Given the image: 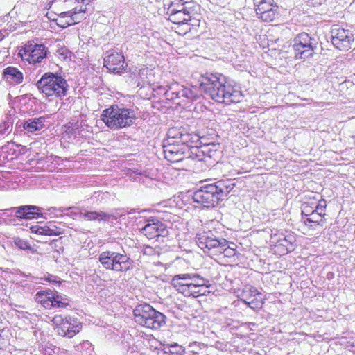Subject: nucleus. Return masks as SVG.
Returning a JSON list of instances; mask_svg holds the SVG:
<instances>
[{"instance_id":"obj_9","label":"nucleus","mask_w":355,"mask_h":355,"mask_svg":"<svg viewBox=\"0 0 355 355\" xmlns=\"http://www.w3.org/2000/svg\"><path fill=\"white\" fill-rule=\"evenodd\" d=\"M173 138H167L163 141L164 157L170 162L179 164L182 169L187 170L189 160L187 157V151Z\"/></svg>"},{"instance_id":"obj_18","label":"nucleus","mask_w":355,"mask_h":355,"mask_svg":"<svg viewBox=\"0 0 355 355\" xmlns=\"http://www.w3.org/2000/svg\"><path fill=\"white\" fill-rule=\"evenodd\" d=\"M243 302L253 309H259L264 304L262 294L254 287L245 288L242 293Z\"/></svg>"},{"instance_id":"obj_37","label":"nucleus","mask_w":355,"mask_h":355,"mask_svg":"<svg viewBox=\"0 0 355 355\" xmlns=\"http://www.w3.org/2000/svg\"><path fill=\"white\" fill-rule=\"evenodd\" d=\"M53 307L56 308H64L69 305L67 300L66 298H63L60 295H56V296L53 299Z\"/></svg>"},{"instance_id":"obj_32","label":"nucleus","mask_w":355,"mask_h":355,"mask_svg":"<svg viewBox=\"0 0 355 355\" xmlns=\"http://www.w3.org/2000/svg\"><path fill=\"white\" fill-rule=\"evenodd\" d=\"M179 89H182V85L174 83L170 85H167V90L165 91V96L168 100L178 99Z\"/></svg>"},{"instance_id":"obj_29","label":"nucleus","mask_w":355,"mask_h":355,"mask_svg":"<svg viewBox=\"0 0 355 355\" xmlns=\"http://www.w3.org/2000/svg\"><path fill=\"white\" fill-rule=\"evenodd\" d=\"M254 5L256 7L255 11L257 16L277 6L274 4V0H254Z\"/></svg>"},{"instance_id":"obj_25","label":"nucleus","mask_w":355,"mask_h":355,"mask_svg":"<svg viewBox=\"0 0 355 355\" xmlns=\"http://www.w3.org/2000/svg\"><path fill=\"white\" fill-rule=\"evenodd\" d=\"M3 76L10 85H15L22 83L23 73L16 67H8L3 69Z\"/></svg>"},{"instance_id":"obj_46","label":"nucleus","mask_w":355,"mask_h":355,"mask_svg":"<svg viewBox=\"0 0 355 355\" xmlns=\"http://www.w3.org/2000/svg\"><path fill=\"white\" fill-rule=\"evenodd\" d=\"M47 280L49 282H52L53 284H59L60 283V281L59 280H57L56 279V277H54V276H51V277H49Z\"/></svg>"},{"instance_id":"obj_50","label":"nucleus","mask_w":355,"mask_h":355,"mask_svg":"<svg viewBox=\"0 0 355 355\" xmlns=\"http://www.w3.org/2000/svg\"><path fill=\"white\" fill-rule=\"evenodd\" d=\"M3 38V34L1 32H0V40Z\"/></svg>"},{"instance_id":"obj_2","label":"nucleus","mask_w":355,"mask_h":355,"mask_svg":"<svg viewBox=\"0 0 355 355\" xmlns=\"http://www.w3.org/2000/svg\"><path fill=\"white\" fill-rule=\"evenodd\" d=\"M235 187L234 180H220L213 184L202 186L193 193L195 202L209 208L214 207L223 200Z\"/></svg>"},{"instance_id":"obj_27","label":"nucleus","mask_w":355,"mask_h":355,"mask_svg":"<svg viewBox=\"0 0 355 355\" xmlns=\"http://www.w3.org/2000/svg\"><path fill=\"white\" fill-rule=\"evenodd\" d=\"M193 10L177 11V12H166L169 16L168 19L177 24H187L191 19V14Z\"/></svg>"},{"instance_id":"obj_16","label":"nucleus","mask_w":355,"mask_h":355,"mask_svg":"<svg viewBox=\"0 0 355 355\" xmlns=\"http://www.w3.org/2000/svg\"><path fill=\"white\" fill-rule=\"evenodd\" d=\"M147 222L148 223L140 230V232L148 239L159 236L164 237L168 235L166 225L159 219L151 217L147 220Z\"/></svg>"},{"instance_id":"obj_39","label":"nucleus","mask_w":355,"mask_h":355,"mask_svg":"<svg viewBox=\"0 0 355 355\" xmlns=\"http://www.w3.org/2000/svg\"><path fill=\"white\" fill-rule=\"evenodd\" d=\"M36 296H38V297H46L47 299L53 300L56 296V295L53 294L51 290L48 289L37 292Z\"/></svg>"},{"instance_id":"obj_22","label":"nucleus","mask_w":355,"mask_h":355,"mask_svg":"<svg viewBox=\"0 0 355 355\" xmlns=\"http://www.w3.org/2000/svg\"><path fill=\"white\" fill-rule=\"evenodd\" d=\"M153 308L149 304L137 305L133 310L135 321L141 326L146 327L150 313H153Z\"/></svg>"},{"instance_id":"obj_7","label":"nucleus","mask_w":355,"mask_h":355,"mask_svg":"<svg viewBox=\"0 0 355 355\" xmlns=\"http://www.w3.org/2000/svg\"><path fill=\"white\" fill-rule=\"evenodd\" d=\"M98 261L106 270L125 272L131 267L132 261L123 251L122 253L111 250L103 251L98 256Z\"/></svg>"},{"instance_id":"obj_47","label":"nucleus","mask_w":355,"mask_h":355,"mask_svg":"<svg viewBox=\"0 0 355 355\" xmlns=\"http://www.w3.org/2000/svg\"><path fill=\"white\" fill-rule=\"evenodd\" d=\"M178 90H179V92H178V99H180V98H183V96H182V92H182L183 91V85H182V89H179Z\"/></svg>"},{"instance_id":"obj_12","label":"nucleus","mask_w":355,"mask_h":355,"mask_svg":"<svg viewBox=\"0 0 355 355\" xmlns=\"http://www.w3.org/2000/svg\"><path fill=\"white\" fill-rule=\"evenodd\" d=\"M270 241L279 253L286 254L295 250L296 238L291 232L275 233L271 234Z\"/></svg>"},{"instance_id":"obj_31","label":"nucleus","mask_w":355,"mask_h":355,"mask_svg":"<svg viewBox=\"0 0 355 355\" xmlns=\"http://www.w3.org/2000/svg\"><path fill=\"white\" fill-rule=\"evenodd\" d=\"M309 217L306 218L304 220V223L306 225H309V223H313L315 225H321L322 226V223L323 222V218L324 217V214H320V212L315 211V209H313L310 214H308Z\"/></svg>"},{"instance_id":"obj_28","label":"nucleus","mask_w":355,"mask_h":355,"mask_svg":"<svg viewBox=\"0 0 355 355\" xmlns=\"http://www.w3.org/2000/svg\"><path fill=\"white\" fill-rule=\"evenodd\" d=\"M205 155L204 153H202V146H198V144H196L194 146L191 148L187 152V157L186 158H188L189 160V168L187 170L189 169L191 166V162L193 160H198V161H202L205 159Z\"/></svg>"},{"instance_id":"obj_42","label":"nucleus","mask_w":355,"mask_h":355,"mask_svg":"<svg viewBox=\"0 0 355 355\" xmlns=\"http://www.w3.org/2000/svg\"><path fill=\"white\" fill-rule=\"evenodd\" d=\"M42 297H38V296H36V300L41 303V304L46 309H49L50 307H53V300L52 299H47L46 300H42Z\"/></svg>"},{"instance_id":"obj_35","label":"nucleus","mask_w":355,"mask_h":355,"mask_svg":"<svg viewBox=\"0 0 355 355\" xmlns=\"http://www.w3.org/2000/svg\"><path fill=\"white\" fill-rule=\"evenodd\" d=\"M183 92H182V96L183 98L186 99H189L190 101H196L199 98V95L196 93V89H193L191 88H187L183 86Z\"/></svg>"},{"instance_id":"obj_8","label":"nucleus","mask_w":355,"mask_h":355,"mask_svg":"<svg viewBox=\"0 0 355 355\" xmlns=\"http://www.w3.org/2000/svg\"><path fill=\"white\" fill-rule=\"evenodd\" d=\"M318 42L315 37L305 32L297 34L293 40V49L296 59L306 60L315 54Z\"/></svg>"},{"instance_id":"obj_43","label":"nucleus","mask_w":355,"mask_h":355,"mask_svg":"<svg viewBox=\"0 0 355 355\" xmlns=\"http://www.w3.org/2000/svg\"><path fill=\"white\" fill-rule=\"evenodd\" d=\"M10 128V125L8 122H3L0 124V135H4L7 133L8 129Z\"/></svg>"},{"instance_id":"obj_21","label":"nucleus","mask_w":355,"mask_h":355,"mask_svg":"<svg viewBox=\"0 0 355 355\" xmlns=\"http://www.w3.org/2000/svg\"><path fill=\"white\" fill-rule=\"evenodd\" d=\"M80 217L87 221L109 222L110 220H117L121 215L114 212L85 211L80 212Z\"/></svg>"},{"instance_id":"obj_10","label":"nucleus","mask_w":355,"mask_h":355,"mask_svg":"<svg viewBox=\"0 0 355 355\" xmlns=\"http://www.w3.org/2000/svg\"><path fill=\"white\" fill-rule=\"evenodd\" d=\"M58 334L62 336L68 338L73 337L78 333L81 328V322L76 318L71 316H62L56 315L52 319Z\"/></svg>"},{"instance_id":"obj_6","label":"nucleus","mask_w":355,"mask_h":355,"mask_svg":"<svg viewBox=\"0 0 355 355\" xmlns=\"http://www.w3.org/2000/svg\"><path fill=\"white\" fill-rule=\"evenodd\" d=\"M37 89L48 97L62 98L67 95L69 85L61 76L46 73L36 83Z\"/></svg>"},{"instance_id":"obj_48","label":"nucleus","mask_w":355,"mask_h":355,"mask_svg":"<svg viewBox=\"0 0 355 355\" xmlns=\"http://www.w3.org/2000/svg\"><path fill=\"white\" fill-rule=\"evenodd\" d=\"M73 209V207H67V208H60L59 210L61 211V212H64V211H68V210H70Z\"/></svg>"},{"instance_id":"obj_1","label":"nucleus","mask_w":355,"mask_h":355,"mask_svg":"<svg viewBox=\"0 0 355 355\" xmlns=\"http://www.w3.org/2000/svg\"><path fill=\"white\" fill-rule=\"evenodd\" d=\"M198 83L201 91L217 103L230 105L242 101L241 92L232 86L222 73H205Z\"/></svg>"},{"instance_id":"obj_17","label":"nucleus","mask_w":355,"mask_h":355,"mask_svg":"<svg viewBox=\"0 0 355 355\" xmlns=\"http://www.w3.org/2000/svg\"><path fill=\"white\" fill-rule=\"evenodd\" d=\"M12 211H15V216L17 218L26 220L37 219L42 215L40 212V207L34 205H22L18 207L0 210V215L6 214L9 216L8 212Z\"/></svg>"},{"instance_id":"obj_23","label":"nucleus","mask_w":355,"mask_h":355,"mask_svg":"<svg viewBox=\"0 0 355 355\" xmlns=\"http://www.w3.org/2000/svg\"><path fill=\"white\" fill-rule=\"evenodd\" d=\"M215 352L213 346L194 341L187 345V355H213Z\"/></svg>"},{"instance_id":"obj_40","label":"nucleus","mask_w":355,"mask_h":355,"mask_svg":"<svg viewBox=\"0 0 355 355\" xmlns=\"http://www.w3.org/2000/svg\"><path fill=\"white\" fill-rule=\"evenodd\" d=\"M313 209H314V208L311 207V205L309 206L308 203H304L303 205L302 215L304 220L306 219V218L309 217L308 214H310Z\"/></svg>"},{"instance_id":"obj_19","label":"nucleus","mask_w":355,"mask_h":355,"mask_svg":"<svg viewBox=\"0 0 355 355\" xmlns=\"http://www.w3.org/2000/svg\"><path fill=\"white\" fill-rule=\"evenodd\" d=\"M109 53L104 58V67L114 73H120L125 67L124 57L117 52H107Z\"/></svg>"},{"instance_id":"obj_20","label":"nucleus","mask_w":355,"mask_h":355,"mask_svg":"<svg viewBox=\"0 0 355 355\" xmlns=\"http://www.w3.org/2000/svg\"><path fill=\"white\" fill-rule=\"evenodd\" d=\"M49 119L47 116L28 118L23 123V128L28 132L35 133L47 128V122Z\"/></svg>"},{"instance_id":"obj_33","label":"nucleus","mask_w":355,"mask_h":355,"mask_svg":"<svg viewBox=\"0 0 355 355\" xmlns=\"http://www.w3.org/2000/svg\"><path fill=\"white\" fill-rule=\"evenodd\" d=\"M278 6H276L272 8H270L268 11H266V12L259 15V18H260L263 21H273L278 15Z\"/></svg>"},{"instance_id":"obj_51","label":"nucleus","mask_w":355,"mask_h":355,"mask_svg":"<svg viewBox=\"0 0 355 355\" xmlns=\"http://www.w3.org/2000/svg\"><path fill=\"white\" fill-rule=\"evenodd\" d=\"M41 299H42V300H46V297H42Z\"/></svg>"},{"instance_id":"obj_4","label":"nucleus","mask_w":355,"mask_h":355,"mask_svg":"<svg viewBox=\"0 0 355 355\" xmlns=\"http://www.w3.org/2000/svg\"><path fill=\"white\" fill-rule=\"evenodd\" d=\"M101 119L108 128L119 130L133 125L137 117L134 110L114 105L103 111Z\"/></svg>"},{"instance_id":"obj_5","label":"nucleus","mask_w":355,"mask_h":355,"mask_svg":"<svg viewBox=\"0 0 355 355\" xmlns=\"http://www.w3.org/2000/svg\"><path fill=\"white\" fill-rule=\"evenodd\" d=\"M196 241L198 247L206 254L216 255L226 253L225 256L234 254V250L228 245V241L216 235V232L209 230L198 233L196 236Z\"/></svg>"},{"instance_id":"obj_45","label":"nucleus","mask_w":355,"mask_h":355,"mask_svg":"<svg viewBox=\"0 0 355 355\" xmlns=\"http://www.w3.org/2000/svg\"><path fill=\"white\" fill-rule=\"evenodd\" d=\"M167 90V85L166 86H158L157 88V93L159 94H161L163 93V94L165 96V91Z\"/></svg>"},{"instance_id":"obj_11","label":"nucleus","mask_w":355,"mask_h":355,"mask_svg":"<svg viewBox=\"0 0 355 355\" xmlns=\"http://www.w3.org/2000/svg\"><path fill=\"white\" fill-rule=\"evenodd\" d=\"M19 53L22 60L28 61L30 64H36L41 63L46 58L48 49L43 44L28 42Z\"/></svg>"},{"instance_id":"obj_34","label":"nucleus","mask_w":355,"mask_h":355,"mask_svg":"<svg viewBox=\"0 0 355 355\" xmlns=\"http://www.w3.org/2000/svg\"><path fill=\"white\" fill-rule=\"evenodd\" d=\"M201 146H202V153H204L205 157L211 158L215 156L217 153L218 150L216 148L217 145L214 143H209Z\"/></svg>"},{"instance_id":"obj_41","label":"nucleus","mask_w":355,"mask_h":355,"mask_svg":"<svg viewBox=\"0 0 355 355\" xmlns=\"http://www.w3.org/2000/svg\"><path fill=\"white\" fill-rule=\"evenodd\" d=\"M36 232L37 234H43V235H53V234H56L55 233L53 232V230L50 229L49 227H38L37 230H36Z\"/></svg>"},{"instance_id":"obj_49","label":"nucleus","mask_w":355,"mask_h":355,"mask_svg":"<svg viewBox=\"0 0 355 355\" xmlns=\"http://www.w3.org/2000/svg\"><path fill=\"white\" fill-rule=\"evenodd\" d=\"M349 87H347L348 88H350L352 90H355V85L352 83H349Z\"/></svg>"},{"instance_id":"obj_26","label":"nucleus","mask_w":355,"mask_h":355,"mask_svg":"<svg viewBox=\"0 0 355 355\" xmlns=\"http://www.w3.org/2000/svg\"><path fill=\"white\" fill-rule=\"evenodd\" d=\"M153 313H150L146 327L152 329H158L166 324V316L161 312L156 311L154 308Z\"/></svg>"},{"instance_id":"obj_30","label":"nucleus","mask_w":355,"mask_h":355,"mask_svg":"<svg viewBox=\"0 0 355 355\" xmlns=\"http://www.w3.org/2000/svg\"><path fill=\"white\" fill-rule=\"evenodd\" d=\"M167 349H169V353L174 355H187V346L183 347L177 343H168L164 345V353L167 352Z\"/></svg>"},{"instance_id":"obj_38","label":"nucleus","mask_w":355,"mask_h":355,"mask_svg":"<svg viewBox=\"0 0 355 355\" xmlns=\"http://www.w3.org/2000/svg\"><path fill=\"white\" fill-rule=\"evenodd\" d=\"M15 245L21 250H31V247L27 241L23 240L19 237L13 239Z\"/></svg>"},{"instance_id":"obj_15","label":"nucleus","mask_w":355,"mask_h":355,"mask_svg":"<svg viewBox=\"0 0 355 355\" xmlns=\"http://www.w3.org/2000/svg\"><path fill=\"white\" fill-rule=\"evenodd\" d=\"M86 8H74L72 10L58 14V18L53 19L58 26L64 28L78 24L84 19Z\"/></svg>"},{"instance_id":"obj_14","label":"nucleus","mask_w":355,"mask_h":355,"mask_svg":"<svg viewBox=\"0 0 355 355\" xmlns=\"http://www.w3.org/2000/svg\"><path fill=\"white\" fill-rule=\"evenodd\" d=\"M331 38L333 45L339 50H348L354 42V36L349 30L334 25L331 30Z\"/></svg>"},{"instance_id":"obj_3","label":"nucleus","mask_w":355,"mask_h":355,"mask_svg":"<svg viewBox=\"0 0 355 355\" xmlns=\"http://www.w3.org/2000/svg\"><path fill=\"white\" fill-rule=\"evenodd\" d=\"M209 281L198 274L184 273L175 275L171 279V285L185 297H197L209 293L207 284Z\"/></svg>"},{"instance_id":"obj_44","label":"nucleus","mask_w":355,"mask_h":355,"mask_svg":"<svg viewBox=\"0 0 355 355\" xmlns=\"http://www.w3.org/2000/svg\"><path fill=\"white\" fill-rule=\"evenodd\" d=\"M58 53L61 55L64 59L67 58L70 54V51L66 48H61L57 51Z\"/></svg>"},{"instance_id":"obj_36","label":"nucleus","mask_w":355,"mask_h":355,"mask_svg":"<svg viewBox=\"0 0 355 355\" xmlns=\"http://www.w3.org/2000/svg\"><path fill=\"white\" fill-rule=\"evenodd\" d=\"M327 207V202L325 200L322 199L318 202H311V207L314 208L315 211L320 212V214H326L325 209Z\"/></svg>"},{"instance_id":"obj_13","label":"nucleus","mask_w":355,"mask_h":355,"mask_svg":"<svg viewBox=\"0 0 355 355\" xmlns=\"http://www.w3.org/2000/svg\"><path fill=\"white\" fill-rule=\"evenodd\" d=\"M167 136L173 138L187 152L200 141V137L196 134L189 133L184 128H171L167 132Z\"/></svg>"},{"instance_id":"obj_24","label":"nucleus","mask_w":355,"mask_h":355,"mask_svg":"<svg viewBox=\"0 0 355 355\" xmlns=\"http://www.w3.org/2000/svg\"><path fill=\"white\" fill-rule=\"evenodd\" d=\"M191 0H169L168 3H164L167 6V12H177V11L193 10L192 9Z\"/></svg>"}]
</instances>
